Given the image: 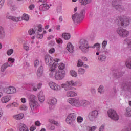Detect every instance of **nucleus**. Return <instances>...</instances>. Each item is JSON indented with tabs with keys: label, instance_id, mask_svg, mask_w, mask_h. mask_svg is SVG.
Returning <instances> with one entry per match:
<instances>
[{
	"label": "nucleus",
	"instance_id": "obj_54",
	"mask_svg": "<svg viewBox=\"0 0 131 131\" xmlns=\"http://www.w3.org/2000/svg\"><path fill=\"white\" fill-rule=\"evenodd\" d=\"M57 13H61L62 12V6H58L57 9Z\"/></svg>",
	"mask_w": 131,
	"mask_h": 131
},
{
	"label": "nucleus",
	"instance_id": "obj_61",
	"mask_svg": "<svg viewBox=\"0 0 131 131\" xmlns=\"http://www.w3.org/2000/svg\"><path fill=\"white\" fill-rule=\"evenodd\" d=\"M34 9V5L31 4L29 6V10H33Z\"/></svg>",
	"mask_w": 131,
	"mask_h": 131
},
{
	"label": "nucleus",
	"instance_id": "obj_58",
	"mask_svg": "<svg viewBox=\"0 0 131 131\" xmlns=\"http://www.w3.org/2000/svg\"><path fill=\"white\" fill-rule=\"evenodd\" d=\"M91 92L92 95H96V89L95 88H91Z\"/></svg>",
	"mask_w": 131,
	"mask_h": 131
},
{
	"label": "nucleus",
	"instance_id": "obj_45",
	"mask_svg": "<svg viewBox=\"0 0 131 131\" xmlns=\"http://www.w3.org/2000/svg\"><path fill=\"white\" fill-rule=\"evenodd\" d=\"M49 121L51 123H53V124H55V125H59V123H58L57 122L55 121V120H54V119H49Z\"/></svg>",
	"mask_w": 131,
	"mask_h": 131
},
{
	"label": "nucleus",
	"instance_id": "obj_8",
	"mask_svg": "<svg viewBox=\"0 0 131 131\" xmlns=\"http://www.w3.org/2000/svg\"><path fill=\"white\" fill-rule=\"evenodd\" d=\"M77 85V81L74 80H69L66 82V83L62 84L61 88L64 89L65 91H69V90H72L71 86H76Z\"/></svg>",
	"mask_w": 131,
	"mask_h": 131
},
{
	"label": "nucleus",
	"instance_id": "obj_13",
	"mask_svg": "<svg viewBox=\"0 0 131 131\" xmlns=\"http://www.w3.org/2000/svg\"><path fill=\"white\" fill-rule=\"evenodd\" d=\"M99 115V111L97 110H94L89 113L88 118L90 121H95L96 118H98Z\"/></svg>",
	"mask_w": 131,
	"mask_h": 131
},
{
	"label": "nucleus",
	"instance_id": "obj_31",
	"mask_svg": "<svg viewBox=\"0 0 131 131\" xmlns=\"http://www.w3.org/2000/svg\"><path fill=\"white\" fill-rule=\"evenodd\" d=\"M97 91L99 94H101V95H102V94H104L105 93V89L103 85H100L98 88Z\"/></svg>",
	"mask_w": 131,
	"mask_h": 131
},
{
	"label": "nucleus",
	"instance_id": "obj_36",
	"mask_svg": "<svg viewBox=\"0 0 131 131\" xmlns=\"http://www.w3.org/2000/svg\"><path fill=\"white\" fill-rule=\"evenodd\" d=\"M58 67L59 69V71H61V70H63V69H65V64L60 63L58 64Z\"/></svg>",
	"mask_w": 131,
	"mask_h": 131
},
{
	"label": "nucleus",
	"instance_id": "obj_23",
	"mask_svg": "<svg viewBox=\"0 0 131 131\" xmlns=\"http://www.w3.org/2000/svg\"><path fill=\"white\" fill-rule=\"evenodd\" d=\"M67 50L69 53H73L74 52V46L71 43L69 42L67 44Z\"/></svg>",
	"mask_w": 131,
	"mask_h": 131
},
{
	"label": "nucleus",
	"instance_id": "obj_3",
	"mask_svg": "<svg viewBox=\"0 0 131 131\" xmlns=\"http://www.w3.org/2000/svg\"><path fill=\"white\" fill-rule=\"evenodd\" d=\"M85 15V10H82L80 13H75L74 14L72 18L75 24H79L82 22L84 19V15Z\"/></svg>",
	"mask_w": 131,
	"mask_h": 131
},
{
	"label": "nucleus",
	"instance_id": "obj_20",
	"mask_svg": "<svg viewBox=\"0 0 131 131\" xmlns=\"http://www.w3.org/2000/svg\"><path fill=\"white\" fill-rule=\"evenodd\" d=\"M123 74H124L123 72L116 70L113 74V76L115 78H120V77H122V76H123Z\"/></svg>",
	"mask_w": 131,
	"mask_h": 131
},
{
	"label": "nucleus",
	"instance_id": "obj_33",
	"mask_svg": "<svg viewBox=\"0 0 131 131\" xmlns=\"http://www.w3.org/2000/svg\"><path fill=\"white\" fill-rule=\"evenodd\" d=\"M97 129V126H88L86 127V130L87 131H95Z\"/></svg>",
	"mask_w": 131,
	"mask_h": 131
},
{
	"label": "nucleus",
	"instance_id": "obj_39",
	"mask_svg": "<svg viewBox=\"0 0 131 131\" xmlns=\"http://www.w3.org/2000/svg\"><path fill=\"white\" fill-rule=\"evenodd\" d=\"M83 62H82V60L81 59H79L78 60V63L77 64V67H82V66H83Z\"/></svg>",
	"mask_w": 131,
	"mask_h": 131
},
{
	"label": "nucleus",
	"instance_id": "obj_56",
	"mask_svg": "<svg viewBox=\"0 0 131 131\" xmlns=\"http://www.w3.org/2000/svg\"><path fill=\"white\" fill-rule=\"evenodd\" d=\"M11 105H12V108L13 107H18V106H19V103L17 102H13L11 103Z\"/></svg>",
	"mask_w": 131,
	"mask_h": 131
},
{
	"label": "nucleus",
	"instance_id": "obj_14",
	"mask_svg": "<svg viewBox=\"0 0 131 131\" xmlns=\"http://www.w3.org/2000/svg\"><path fill=\"white\" fill-rule=\"evenodd\" d=\"M107 114L108 115V117L113 120L117 121L119 119V116L117 115V113H116V111L114 110L110 109L107 111Z\"/></svg>",
	"mask_w": 131,
	"mask_h": 131
},
{
	"label": "nucleus",
	"instance_id": "obj_52",
	"mask_svg": "<svg viewBox=\"0 0 131 131\" xmlns=\"http://www.w3.org/2000/svg\"><path fill=\"white\" fill-rule=\"evenodd\" d=\"M34 65L35 67H37L39 65V61L38 60H35L34 62Z\"/></svg>",
	"mask_w": 131,
	"mask_h": 131
},
{
	"label": "nucleus",
	"instance_id": "obj_11",
	"mask_svg": "<svg viewBox=\"0 0 131 131\" xmlns=\"http://www.w3.org/2000/svg\"><path fill=\"white\" fill-rule=\"evenodd\" d=\"M76 119V114L71 113L66 118V122L68 124L71 125L73 127L74 126V122Z\"/></svg>",
	"mask_w": 131,
	"mask_h": 131
},
{
	"label": "nucleus",
	"instance_id": "obj_46",
	"mask_svg": "<svg viewBox=\"0 0 131 131\" xmlns=\"http://www.w3.org/2000/svg\"><path fill=\"white\" fill-rule=\"evenodd\" d=\"M13 53H14V50L13 49H9L7 51V54L8 55V56H11V55H12V54H13Z\"/></svg>",
	"mask_w": 131,
	"mask_h": 131
},
{
	"label": "nucleus",
	"instance_id": "obj_27",
	"mask_svg": "<svg viewBox=\"0 0 131 131\" xmlns=\"http://www.w3.org/2000/svg\"><path fill=\"white\" fill-rule=\"evenodd\" d=\"M90 104V102L85 100H81L80 102V107H86Z\"/></svg>",
	"mask_w": 131,
	"mask_h": 131
},
{
	"label": "nucleus",
	"instance_id": "obj_47",
	"mask_svg": "<svg viewBox=\"0 0 131 131\" xmlns=\"http://www.w3.org/2000/svg\"><path fill=\"white\" fill-rule=\"evenodd\" d=\"M108 43V42L106 40H104L103 42H102V49H106V47H107V43Z\"/></svg>",
	"mask_w": 131,
	"mask_h": 131
},
{
	"label": "nucleus",
	"instance_id": "obj_6",
	"mask_svg": "<svg viewBox=\"0 0 131 131\" xmlns=\"http://www.w3.org/2000/svg\"><path fill=\"white\" fill-rule=\"evenodd\" d=\"M36 96L33 94L29 95L28 97L30 107L32 111L36 110L37 107H38V103L36 101Z\"/></svg>",
	"mask_w": 131,
	"mask_h": 131
},
{
	"label": "nucleus",
	"instance_id": "obj_50",
	"mask_svg": "<svg viewBox=\"0 0 131 131\" xmlns=\"http://www.w3.org/2000/svg\"><path fill=\"white\" fill-rule=\"evenodd\" d=\"M35 129H36V126L35 125H32L30 128V131H34Z\"/></svg>",
	"mask_w": 131,
	"mask_h": 131
},
{
	"label": "nucleus",
	"instance_id": "obj_10",
	"mask_svg": "<svg viewBox=\"0 0 131 131\" xmlns=\"http://www.w3.org/2000/svg\"><path fill=\"white\" fill-rule=\"evenodd\" d=\"M14 63H15V58L12 57L8 58L7 62L1 67L2 72H5L8 67H12L14 65Z\"/></svg>",
	"mask_w": 131,
	"mask_h": 131
},
{
	"label": "nucleus",
	"instance_id": "obj_57",
	"mask_svg": "<svg viewBox=\"0 0 131 131\" xmlns=\"http://www.w3.org/2000/svg\"><path fill=\"white\" fill-rule=\"evenodd\" d=\"M49 54H54V53H55V48H51L49 50Z\"/></svg>",
	"mask_w": 131,
	"mask_h": 131
},
{
	"label": "nucleus",
	"instance_id": "obj_44",
	"mask_svg": "<svg viewBox=\"0 0 131 131\" xmlns=\"http://www.w3.org/2000/svg\"><path fill=\"white\" fill-rule=\"evenodd\" d=\"M30 86H32L33 91H34V92H36V91H37V87H36V84H31Z\"/></svg>",
	"mask_w": 131,
	"mask_h": 131
},
{
	"label": "nucleus",
	"instance_id": "obj_48",
	"mask_svg": "<svg viewBox=\"0 0 131 131\" xmlns=\"http://www.w3.org/2000/svg\"><path fill=\"white\" fill-rule=\"evenodd\" d=\"M9 6H10V7H11L10 9H11L12 11H15V10H16V7L15 6V5L12 4H9Z\"/></svg>",
	"mask_w": 131,
	"mask_h": 131
},
{
	"label": "nucleus",
	"instance_id": "obj_35",
	"mask_svg": "<svg viewBox=\"0 0 131 131\" xmlns=\"http://www.w3.org/2000/svg\"><path fill=\"white\" fill-rule=\"evenodd\" d=\"M38 97L39 99V101L41 102V103H43V102H45V96L41 94H39Z\"/></svg>",
	"mask_w": 131,
	"mask_h": 131
},
{
	"label": "nucleus",
	"instance_id": "obj_5",
	"mask_svg": "<svg viewBox=\"0 0 131 131\" xmlns=\"http://www.w3.org/2000/svg\"><path fill=\"white\" fill-rule=\"evenodd\" d=\"M112 7H113L116 11L122 13L125 11L124 6L122 5V2L121 0H113L112 1Z\"/></svg>",
	"mask_w": 131,
	"mask_h": 131
},
{
	"label": "nucleus",
	"instance_id": "obj_49",
	"mask_svg": "<svg viewBox=\"0 0 131 131\" xmlns=\"http://www.w3.org/2000/svg\"><path fill=\"white\" fill-rule=\"evenodd\" d=\"M27 108H28L27 106H26V105H23L20 106V110H24V111L27 110Z\"/></svg>",
	"mask_w": 131,
	"mask_h": 131
},
{
	"label": "nucleus",
	"instance_id": "obj_55",
	"mask_svg": "<svg viewBox=\"0 0 131 131\" xmlns=\"http://www.w3.org/2000/svg\"><path fill=\"white\" fill-rule=\"evenodd\" d=\"M4 3L5 0H0V9H2V8H3Z\"/></svg>",
	"mask_w": 131,
	"mask_h": 131
},
{
	"label": "nucleus",
	"instance_id": "obj_53",
	"mask_svg": "<svg viewBox=\"0 0 131 131\" xmlns=\"http://www.w3.org/2000/svg\"><path fill=\"white\" fill-rule=\"evenodd\" d=\"M42 73H43L42 72L39 71H37V75L38 77H40V76H42Z\"/></svg>",
	"mask_w": 131,
	"mask_h": 131
},
{
	"label": "nucleus",
	"instance_id": "obj_15",
	"mask_svg": "<svg viewBox=\"0 0 131 131\" xmlns=\"http://www.w3.org/2000/svg\"><path fill=\"white\" fill-rule=\"evenodd\" d=\"M96 56H98L97 57V60L99 62H105L106 59H107V56L106 54H104V51H101V52L96 53Z\"/></svg>",
	"mask_w": 131,
	"mask_h": 131
},
{
	"label": "nucleus",
	"instance_id": "obj_40",
	"mask_svg": "<svg viewBox=\"0 0 131 131\" xmlns=\"http://www.w3.org/2000/svg\"><path fill=\"white\" fill-rule=\"evenodd\" d=\"M36 38L38 39H42L43 38V35L42 34H39V32H37Z\"/></svg>",
	"mask_w": 131,
	"mask_h": 131
},
{
	"label": "nucleus",
	"instance_id": "obj_21",
	"mask_svg": "<svg viewBox=\"0 0 131 131\" xmlns=\"http://www.w3.org/2000/svg\"><path fill=\"white\" fill-rule=\"evenodd\" d=\"M18 127H19V131H29L26 125L22 123H20L19 124Z\"/></svg>",
	"mask_w": 131,
	"mask_h": 131
},
{
	"label": "nucleus",
	"instance_id": "obj_17",
	"mask_svg": "<svg viewBox=\"0 0 131 131\" xmlns=\"http://www.w3.org/2000/svg\"><path fill=\"white\" fill-rule=\"evenodd\" d=\"M6 19H10V20H12L14 22H19L20 20H21V17H16L15 16H13L10 15L9 13H7L6 14Z\"/></svg>",
	"mask_w": 131,
	"mask_h": 131
},
{
	"label": "nucleus",
	"instance_id": "obj_7",
	"mask_svg": "<svg viewBox=\"0 0 131 131\" xmlns=\"http://www.w3.org/2000/svg\"><path fill=\"white\" fill-rule=\"evenodd\" d=\"M118 19H119V20L121 22V25L122 27H124V28H126L127 26L130 24L131 22V19L130 17L125 16L124 15H122L120 16H119L118 17Z\"/></svg>",
	"mask_w": 131,
	"mask_h": 131
},
{
	"label": "nucleus",
	"instance_id": "obj_1",
	"mask_svg": "<svg viewBox=\"0 0 131 131\" xmlns=\"http://www.w3.org/2000/svg\"><path fill=\"white\" fill-rule=\"evenodd\" d=\"M91 48L92 49H95L96 48V53H101L104 51L101 49V44L99 43H96L92 47L90 46L89 41L86 39H82L79 41V48L84 54H88Z\"/></svg>",
	"mask_w": 131,
	"mask_h": 131
},
{
	"label": "nucleus",
	"instance_id": "obj_12",
	"mask_svg": "<svg viewBox=\"0 0 131 131\" xmlns=\"http://www.w3.org/2000/svg\"><path fill=\"white\" fill-rule=\"evenodd\" d=\"M80 99L78 97L71 98L68 99V102L74 107H80Z\"/></svg>",
	"mask_w": 131,
	"mask_h": 131
},
{
	"label": "nucleus",
	"instance_id": "obj_24",
	"mask_svg": "<svg viewBox=\"0 0 131 131\" xmlns=\"http://www.w3.org/2000/svg\"><path fill=\"white\" fill-rule=\"evenodd\" d=\"M67 96L69 97L77 96V93L73 91H69L67 92Z\"/></svg>",
	"mask_w": 131,
	"mask_h": 131
},
{
	"label": "nucleus",
	"instance_id": "obj_2",
	"mask_svg": "<svg viewBox=\"0 0 131 131\" xmlns=\"http://www.w3.org/2000/svg\"><path fill=\"white\" fill-rule=\"evenodd\" d=\"M57 67H53L49 70V76L51 78H55L56 80H62L65 77V72L63 71L56 70Z\"/></svg>",
	"mask_w": 131,
	"mask_h": 131
},
{
	"label": "nucleus",
	"instance_id": "obj_62",
	"mask_svg": "<svg viewBox=\"0 0 131 131\" xmlns=\"http://www.w3.org/2000/svg\"><path fill=\"white\" fill-rule=\"evenodd\" d=\"M81 58L82 60H83V61H84V62H87L88 61V58L85 56H82Z\"/></svg>",
	"mask_w": 131,
	"mask_h": 131
},
{
	"label": "nucleus",
	"instance_id": "obj_60",
	"mask_svg": "<svg viewBox=\"0 0 131 131\" xmlns=\"http://www.w3.org/2000/svg\"><path fill=\"white\" fill-rule=\"evenodd\" d=\"M37 71L43 73V67L40 66V67L38 69V70H37Z\"/></svg>",
	"mask_w": 131,
	"mask_h": 131
},
{
	"label": "nucleus",
	"instance_id": "obj_38",
	"mask_svg": "<svg viewBox=\"0 0 131 131\" xmlns=\"http://www.w3.org/2000/svg\"><path fill=\"white\" fill-rule=\"evenodd\" d=\"M78 73L81 75H82L85 73V70L82 68H80L78 70Z\"/></svg>",
	"mask_w": 131,
	"mask_h": 131
},
{
	"label": "nucleus",
	"instance_id": "obj_9",
	"mask_svg": "<svg viewBox=\"0 0 131 131\" xmlns=\"http://www.w3.org/2000/svg\"><path fill=\"white\" fill-rule=\"evenodd\" d=\"M117 34L122 38H125L127 36H129V31L125 29H123L121 27L118 28L116 30Z\"/></svg>",
	"mask_w": 131,
	"mask_h": 131
},
{
	"label": "nucleus",
	"instance_id": "obj_26",
	"mask_svg": "<svg viewBox=\"0 0 131 131\" xmlns=\"http://www.w3.org/2000/svg\"><path fill=\"white\" fill-rule=\"evenodd\" d=\"M6 36V33L3 27L0 26V39H4Z\"/></svg>",
	"mask_w": 131,
	"mask_h": 131
},
{
	"label": "nucleus",
	"instance_id": "obj_59",
	"mask_svg": "<svg viewBox=\"0 0 131 131\" xmlns=\"http://www.w3.org/2000/svg\"><path fill=\"white\" fill-rule=\"evenodd\" d=\"M35 125L36 126H40V122H39V121L35 122Z\"/></svg>",
	"mask_w": 131,
	"mask_h": 131
},
{
	"label": "nucleus",
	"instance_id": "obj_32",
	"mask_svg": "<svg viewBox=\"0 0 131 131\" xmlns=\"http://www.w3.org/2000/svg\"><path fill=\"white\" fill-rule=\"evenodd\" d=\"M34 29L37 32H42V26L39 24L37 27H35Z\"/></svg>",
	"mask_w": 131,
	"mask_h": 131
},
{
	"label": "nucleus",
	"instance_id": "obj_19",
	"mask_svg": "<svg viewBox=\"0 0 131 131\" xmlns=\"http://www.w3.org/2000/svg\"><path fill=\"white\" fill-rule=\"evenodd\" d=\"M52 6V4L49 5L48 4H43L39 6L40 11H48L49 9Z\"/></svg>",
	"mask_w": 131,
	"mask_h": 131
},
{
	"label": "nucleus",
	"instance_id": "obj_63",
	"mask_svg": "<svg viewBox=\"0 0 131 131\" xmlns=\"http://www.w3.org/2000/svg\"><path fill=\"white\" fill-rule=\"evenodd\" d=\"M20 101L21 103H23V104H25V103H26V99L25 98H21Z\"/></svg>",
	"mask_w": 131,
	"mask_h": 131
},
{
	"label": "nucleus",
	"instance_id": "obj_41",
	"mask_svg": "<svg viewBox=\"0 0 131 131\" xmlns=\"http://www.w3.org/2000/svg\"><path fill=\"white\" fill-rule=\"evenodd\" d=\"M36 32V31H35V29H30L28 31L30 35H33V34H35Z\"/></svg>",
	"mask_w": 131,
	"mask_h": 131
},
{
	"label": "nucleus",
	"instance_id": "obj_42",
	"mask_svg": "<svg viewBox=\"0 0 131 131\" xmlns=\"http://www.w3.org/2000/svg\"><path fill=\"white\" fill-rule=\"evenodd\" d=\"M77 121L78 123H81L83 121V117L81 116H78Z\"/></svg>",
	"mask_w": 131,
	"mask_h": 131
},
{
	"label": "nucleus",
	"instance_id": "obj_30",
	"mask_svg": "<svg viewBox=\"0 0 131 131\" xmlns=\"http://www.w3.org/2000/svg\"><path fill=\"white\" fill-rule=\"evenodd\" d=\"M62 38H64L66 40H69L70 39L71 35L68 33H63L62 34Z\"/></svg>",
	"mask_w": 131,
	"mask_h": 131
},
{
	"label": "nucleus",
	"instance_id": "obj_4",
	"mask_svg": "<svg viewBox=\"0 0 131 131\" xmlns=\"http://www.w3.org/2000/svg\"><path fill=\"white\" fill-rule=\"evenodd\" d=\"M59 59L55 58L54 59V58L51 57L49 55H46L45 56V62L49 66V70L51 68L57 67L58 65V63L57 62H59Z\"/></svg>",
	"mask_w": 131,
	"mask_h": 131
},
{
	"label": "nucleus",
	"instance_id": "obj_25",
	"mask_svg": "<svg viewBox=\"0 0 131 131\" xmlns=\"http://www.w3.org/2000/svg\"><path fill=\"white\" fill-rule=\"evenodd\" d=\"M10 100H11V96L10 95H7L2 98L1 102L5 104L6 103H8Z\"/></svg>",
	"mask_w": 131,
	"mask_h": 131
},
{
	"label": "nucleus",
	"instance_id": "obj_29",
	"mask_svg": "<svg viewBox=\"0 0 131 131\" xmlns=\"http://www.w3.org/2000/svg\"><path fill=\"white\" fill-rule=\"evenodd\" d=\"M23 117H24V114L23 113H20V114L13 116V118L15 119H16L17 120H20L22 119Z\"/></svg>",
	"mask_w": 131,
	"mask_h": 131
},
{
	"label": "nucleus",
	"instance_id": "obj_22",
	"mask_svg": "<svg viewBox=\"0 0 131 131\" xmlns=\"http://www.w3.org/2000/svg\"><path fill=\"white\" fill-rule=\"evenodd\" d=\"M7 94H15L16 93V88L13 86L8 87L6 89Z\"/></svg>",
	"mask_w": 131,
	"mask_h": 131
},
{
	"label": "nucleus",
	"instance_id": "obj_43",
	"mask_svg": "<svg viewBox=\"0 0 131 131\" xmlns=\"http://www.w3.org/2000/svg\"><path fill=\"white\" fill-rule=\"evenodd\" d=\"M70 73L73 77H76V76H77V73L75 72V71H71Z\"/></svg>",
	"mask_w": 131,
	"mask_h": 131
},
{
	"label": "nucleus",
	"instance_id": "obj_28",
	"mask_svg": "<svg viewBox=\"0 0 131 131\" xmlns=\"http://www.w3.org/2000/svg\"><path fill=\"white\" fill-rule=\"evenodd\" d=\"M79 3H80L81 6H86L88 4H91L92 3V0H79Z\"/></svg>",
	"mask_w": 131,
	"mask_h": 131
},
{
	"label": "nucleus",
	"instance_id": "obj_34",
	"mask_svg": "<svg viewBox=\"0 0 131 131\" xmlns=\"http://www.w3.org/2000/svg\"><path fill=\"white\" fill-rule=\"evenodd\" d=\"M21 19L22 20H24L25 21H29V16L28 15V14H24L23 15Z\"/></svg>",
	"mask_w": 131,
	"mask_h": 131
},
{
	"label": "nucleus",
	"instance_id": "obj_37",
	"mask_svg": "<svg viewBox=\"0 0 131 131\" xmlns=\"http://www.w3.org/2000/svg\"><path fill=\"white\" fill-rule=\"evenodd\" d=\"M126 115L129 117L131 116V107H127L126 108Z\"/></svg>",
	"mask_w": 131,
	"mask_h": 131
},
{
	"label": "nucleus",
	"instance_id": "obj_64",
	"mask_svg": "<svg viewBox=\"0 0 131 131\" xmlns=\"http://www.w3.org/2000/svg\"><path fill=\"white\" fill-rule=\"evenodd\" d=\"M56 42L58 43H63V40H62L61 38L56 40Z\"/></svg>",
	"mask_w": 131,
	"mask_h": 131
},
{
	"label": "nucleus",
	"instance_id": "obj_18",
	"mask_svg": "<svg viewBox=\"0 0 131 131\" xmlns=\"http://www.w3.org/2000/svg\"><path fill=\"white\" fill-rule=\"evenodd\" d=\"M50 108V109H54L55 105L57 104V99L55 98H51L49 99V102Z\"/></svg>",
	"mask_w": 131,
	"mask_h": 131
},
{
	"label": "nucleus",
	"instance_id": "obj_51",
	"mask_svg": "<svg viewBox=\"0 0 131 131\" xmlns=\"http://www.w3.org/2000/svg\"><path fill=\"white\" fill-rule=\"evenodd\" d=\"M105 124H102L100 128H99V131H103L104 130V129H105Z\"/></svg>",
	"mask_w": 131,
	"mask_h": 131
},
{
	"label": "nucleus",
	"instance_id": "obj_16",
	"mask_svg": "<svg viewBox=\"0 0 131 131\" xmlns=\"http://www.w3.org/2000/svg\"><path fill=\"white\" fill-rule=\"evenodd\" d=\"M49 86L55 92H58L61 90V86L53 82H50L49 83Z\"/></svg>",
	"mask_w": 131,
	"mask_h": 131
}]
</instances>
